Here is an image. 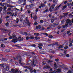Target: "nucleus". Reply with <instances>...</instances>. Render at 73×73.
I'll use <instances>...</instances> for the list:
<instances>
[{"label":"nucleus","mask_w":73,"mask_h":73,"mask_svg":"<svg viewBox=\"0 0 73 73\" xmlns=\"http://www.w3.org/2000/svg\"><path fill=\"white\" fill-rule=\"evenodd\" d=\"M66 23L65 25L62 26L63 28H65V27H68V25L71 26L72 25V23H73V19L72 20L71 23V21H70V19H67L66 21Z\"/></svg>","instance_id":"1"},{"label":"nucleus","mask_w":73,"mask_h":73,"mask_svg":"<svg viewBox=\"0 0 73 73\" xmlns=\"http://www.w3.org/2000/svg\"><path fill=\"white\" fill-rule=\"evenodd\" d=\"M71 39L70 38L69 39V42H68V41L66 42H65V44L66 45H68V44H69V46H72V43H73V40H71Z\"/></svg>","instance_id":"2"},{"label":"nucleus","mask_w":73,"mask_h":73,"mask_svg":"<svg viewBox=\"0 0 73 73\" xmlns=\"http://www.w3.org/2000/svg\"><path fill=\"white\" fill-rule=\"evenodd\" d=\"M8 73H19L18 70H16L13 68L11 69V71L8 72Z\"/></svg>","instance_id":"3"},{"label":"nucleus","mask_w":73,"mask_h":73,"mask_svg":"<svg viewBox=\"0 0 73 73\" xmlns=\"http://www.w3.org/2000/svg\"><path fill=\"white\" fill-rule=\"evenodd\" d=\"M3 71L5 72L6 70L8 71L9 70V66H7L6 65H4L3 66Z\"/></svg>","instance_id":"4"},{"label":"nucleus","mask_w":73,"mask_h":73,"mask_svg":"<svg viewBox=\"0 0 73 73\" xmlns=\"http://www.w3.org/2000/svg\"><path fill=\"white\" fill-rule=\"evenodd\" d=\"M57 72H61V70L60 69H57L56 71V70H54V71H53L52 72H49V73H57Z\"/></svg>","instance_id":"5"},{"label":"nucleus","mask_w":73,"mask_h":73,"mask_svg":"<svg viewBox=\"0 0 73 73\" xmlns=\"http://www.w3.org/2000/svg\"><path fill=\"white\" fill-rule=\"evenodd\" d=\"M58 25V24L56 23H53L52 25H50L49 26V27L50 28H53V27H56V26H57Z\"/></svg>","instance_id":"6"},{"label":"nucleus","mask_w":73,"mask_h":73,"mask_svg":"<svg viewBox=\"0 0 73 73\" xmlns=\"http://www.w3.org/2000/svg\"><path fill=\"white\" fill-rule=\"evenodd\" d=\"M20 1L21 3H23V4L22 5H26V4H27L26 0H20Z\"/></svg>","instance_id":"7"},{"label":"nucleus","mask_w":73,"mask_h":73,"mask_svg":"<svg viewBox=\"0 0 73 73\" xmlns=\"http://www.w3.org/2000/svg\"><path fill=\"white\" fill-rule=\"evenodd\" d=\"M12 36H12H10L9 37V39H12V38H16V36L14 34L12 35Z\"/></svg>","instance_id":"8"},{"label":"nucleus","mask_w":73,"mask_h":73,"mask_svg":"<svg viewBox=\"0 0 73 73\" xmlns=\"http://www.w3.org/2000/svg\"><path fill=\"white\" fill-rule=\"evenodd\" d=\"M27 18H26V21L27 22V24L28 25V26L29 27L30 26V24H31V23L29 22V21L27 19Z\"/></svg>","instance_id":"9"},{"label":"nucleus","mask_w":73,"mask_h":73,"mask_svg":"<svg viewBox=\"0 0 73 73\" xmlns=\"http://www.w3.org/2000/svg\"><path fill=\"white\" fill-rule=\"evenodd\" d=\"M19 64L21 65H23V64L21 62V57L19 56Z\"/></svg>","instance_id":"10"},{"label":"nucleus","mask_w":73,"mask_h":73,"mask_svg":"<svg viewBox=\"0 0 73 73\" xmlns=\"http://www.w3.org/2000/svg\"><path fill=\"white\" fill-rule=\"evenodd\" d=\"M12 42H13L14 43H15V42H17V39H14L12 40V41H11Z\"/></svg>","instance_id":"11"},{"label":"nucleus","mask_w":73,"mask_h":73,"mask_svg":"<svg viewBox=\"0 0 73 73\" xmlns=\"http://www.w3.org/2000/svg\"><path fill=\"white\" fill-rule=\"evenodd\" d=\"M63 3H62L61 4H60L59 6L58 7H55V9H55V11H56V10H57V9H58V8H59V7H61V6H62V5H63Z\"/></svg>","instance_id":"12"},{"label":"nucleus","mask_w":73,"mask_h":73,"mask_svg":"<svg viewBox=\"0 0 73 73\" xmlns=\"http://www.w3.org/2000/svg\"><path fill=\"white\" fill-rule=\"evenodd\" d=\"M43 68V69H46V68L48 69V68H50V67L47 64L45 66H44Z\"/></svg>","instance_id":"13"},{"label":"nucleus","mask_w":73,"mask_h":73,"mask_svg":"<svg viewBox=\"0 0 73 73\" xmlns=\"http://www.w3.org/2000/svg\"><path fill=\"white\" fill-rule=\"evenodd\" d=\"M64 54H65V55H64V56H66L67 57H69V54H66V50H64Z\"/></svg>","instance_id":"14"},{"label":"nucleus","mask_w":73,"mask_h":73,"mask_svg":"<svg viewBox=\"0 0 73 73\" xmlns=\"http://www.w3.org/2000/svg\"><path fill=\"white\" fill-rule=\"evenodd\" d=\"M7 40V38H4L3 39V40H0L1 42L3 43V41H4V40Z\"/></svg>","instance_id":"15"},{"label":"nucleus","mask_w":73,"mask_h":73,"mask_svg":"<svg viewBox=\"0 0 73 73\" xmlns=\"http://www.w3.org/2000/svg\"><path fill=\"white\" fill-rule=\"evenodd\" d=\"M44 26H45L46 27V26H48V23L47 22V21H46L44 22Z\"/></svg>","instance_id":"16"},{"label":"nucleus","mask_w":73,"mask_h":73,"mask_svg":"<svg viewBox=\"0 0 73 73\" xmlns=\"http://www.w3.org/2000/svg\"><path fill=\"white\" fill-rule=\"evenodd\" d=\"M63 47H64V46H63L62 45H60L58 47V49H60V48H62Z\"/></svg>","instance_id":"17"},{"label":"nucleus","mask_w":73,"mask_h":73,"mask_svg":"<svg viewBox=\"0 0 73 73\" xmlns=\"http://www.w3.org/2000/svg\"><path fill=\"white\" fill-rule=\"evenodd\" d=\"M41 29V26H38V27H36V29Z\"/></svg>","instance_id":"18"},{"label":"nucleus","mask_w":73,"mask_h":73,"mask_svg":"<svg viewBox=\"0 0 73 73\" xmlns=\"http://www.w3.org/2000/svg\"><path fill=\"white\" fill-rule=\"evenodd\" d=\"M33 19L34 20H36V19H37V16H36V15H35Z\"/></svg>","instance_id":"19"},{"label":"nucleus","mask_w":73,"mask_h":73,"mask_svg":"<svg viewBox=\"0 0 73 73\" xmlns=\"http://www.w3.org/2000/svg\"><path fill=\"white\" fill-rule=\"evenodd\" d=\"M57 0H53V3L54 4H56L57 3Z\"/></svg>","instance_id":"20"},{"label":"nucleus","mask_w":73,"mask_h":73,"mask_svg":"<svg viewBox=\"0 0 73 73\" xmlns=\"http://www.w3.org/2000/svg\"><path fill=\"white\" fill-rule=\"evenodd\" d=\"M17 15V12H15V13H14L13 14V15H12V16H16Z\"/></svg>","instance_id":"21"},{"label":"nucleus","mask_w":73,"mask_h":73,"mask_svg":"<svg viewBox=\"0 0 73 73\" xmlns=\"http://www.w3.org/2000/svg\"><path fill=\"white\" fill-rule=\"evenodd\" d=\"M7 7H9V8H13V7H14V6H13L11 5H8Z\"/></svg>","instance_id":"22"},{"label":"nucleus","mask_w":73,"mask_h":73,"mask_svg":"<svg viewBox=\"0 0 73 73\" xmlns=\"http://www.w3.org/2000/svg\"><path fill=\"white\" fill-rule=\"evenodd\" d=\"M62 68H63V69H64V70H68V68H66V67H62Z\"/></svg>","instance_id":"23"},{"label":"nucleus","mask_w":73,"mask_h":73,"mask_svg":"<svg viewBox=\"0 0 73 73\" xmlns=\"http://www.w3.org/2000/svg\"><path fill=\"white\" fill-rule=\"evenodd\" d=\"M54 69H57V65L56 64H54Z\"/></svg>","instance_id":"24"},{"label":"nucleus","mask_w":73,"mask_h":73,"mask_svg":"<svg viewBox=\"0 0 73 73\" xmlns=\"http://www.w3.org/2000/svg\"><path fill=\"white\" fill-rule=\"evenodd\" d=\"M35 39H36V40H39V39H40V37H38L37 36H36L35 37Z\"/></svg>","instance_id":"25"},{"label":"nucleus","mask_w":73,"mask_h":73,"mask_svg":"<svg viewBox=\"0 0 73 73\" xmlns=\"http://www.w3.org/2000/svg\"><path fill=\"white\" fill-rule=\"evenodd\" d=\"M34 35H35V36H39L40 35V34L38 33H35L34 34Z\"/></svg>","instance_id":"26"},{"label":"nucleus","mask_w":73,"mask_h":73,"mask_svg":"<svg viewBox=\"0 0 73 73\" xmlns=\"http://www.w3.org/2000/svg\"><path fill=\"white\" fill-rule=\"evenodd\" d=\"M54 6H55V5L54 4H53L52 5L51 7L52 9H53V8H54Z\"/></svg>","instance_id":"27"},{"label":"nucleus","mask_w":73,"mask_h":73,"mask_svg":"<svg viewBox=\"0 0 73 73\" xmlns=\"http://www.w3.org/2000/svg\"><path fill=\"white\" fill-rule=\"evenodd\" d=\"M66 7H67V6H66L65 5V6H64L62 8L63 10H64V9H65V8H66Z\"/></svg>","instance_id":"28"},{"label":"nucleus","mask_w":73,"mask_h":73,"mask_svg":"<svg viewBox=\"0 0 73 73\" xmlns=\"http://www.w3.org/2000/svg\"><path fill=\"white\" fill-rule=\"evenodd\" d=\"M28 63L29 64H32V61L31 60L29 61L28 62Z\"/></svg>","instance_id":"29"},{"label":"nucleus","mask_w":73,"mask_h":73,"mask_svg":"<svg viewBox=\"0 0 73 73\" xmlns=\"http://www.w3.org/2000/svg\"><path fill=\"white\" fill-rule=\"evenodd\" d=\"M73 73V72L72 71H71V70H70L67 72V73Z\"/></svg>","instance_id":"30"},{"label":"nucleus","mask_w":73,"mask_h":73,"mask_svg":"<svg viewBox=\"0 0 73 73\" xmlns=\"http://www.w3.org/2000/svg\"><path fill=\"white\" fill-rule=\"evenodd\" d=\"M1 46L2 48H4L5 47V46L3 44H2L1 45Z\"/></svg>","instance_id":"31"},{"label":"nucleus","mask_w":73,"mask_h":73,"mask_svg":"<svg viewBox=\"0 0 73 73\" xmlns=\"http://www.w3.org/2000/svg\"><path fill=\"white\" fill-rule=\"evenodd\" d=\"M19 39H20V40H19L20 41H22V40H23V38H22L19 37L18 38Z\"/></svg>","instance_id":"32"},{"label":"nucleus","mask_w":73,"mask_h":73,"mask_svg":"<svg viewBox=\"0 0 73 73\" xmlns=\"http://www.w3.org/2000/svg\"><path fill=\"white\" fill-rule=\"evenodd\" d=\"M68 13H64V16L65 17L66 16V15H68Z\"/></svg>","instance_id":"33"},{"label":"nucleus","mask_w":73,"mask_h":73,"mask_svg":"<svg viewBox=\"0 0 73 73\" xmlns=\"http://www.w3.org/2000/svg\"><path fill=\"white\" fill-rule=\"evenodd\" d=\"M7 14H10V15H11V14H12V13H11V11H9L7 12Z\"/></svg>","instance_id":"34"},{"label":"nucleus","mask_w":73,"mask_h":73,"mask_svg":"<svg viewBox=\"0 0 73 73\" xmlns=\"http://www.w3.org/2000/svg\"><path fill=\"white\" fill-rule=\"evenodd\" d=\"M68 48V46H66L64 47V49H67Z\"/></svg>","instance_id":"35"},{"label":"nucleus","mask_w":73,"mask_h":73,"mask_svg":"<svg viewBox=\"0 0 73 73\" xmlns=\"http://www.w3.org/2000/svg\"><path fill=\"white\" fill-rule=\"evenodd\" d=\"M40 5H41V7H43L45 6V5H44V4H41Z\"/></svg>","instance_id":"36"},{"label":"nucleus","mask_w":73,"mask_h":73,"mask_svg":"<svg viewBox=\"0 0 73 73\" xmlns=\"http://www.w3.org/2000/svg\"><path fill=\"white\" fill-rule=\"evenodd\" d=\"M30 38H31V39H34V38H35V37L34 36H30Z\"/></svg>","instance_id":"37"},{"label":"nucleus","mask_w":73,"mask_h":73,"mask_svg":"<svg viewBox=\"0 0 73 73\" xmlns=\"http://www.w3.org/2000/svg\"><path fill=\"white\" fill-rule=\"evenodd\" d=\"M48 9H47L46 10L44 11L43 12L44 13H45V12H48Z\"/></svg>","instance_id":"38"},{"label":"nucleus","mask_w":73,"mask_h":73,"mask_svg":"<svg viewBox=\"0 0 73 73\" xmlns=\"http://www.w3.org/2000/svg\"><path fill=\"white\" fill-rule=\"evenodd\" d=\"M11 11V9L10 8H8V9L7 10V11Z\"/></svg>","instance_id":"39"},{"label":"nucleus","mask_w":73,"mask_h":73,"mask_svg":"<svg viewBox=\"0 0 73 73\" xmlns=\"http://www.w3.org/2000/svg\"><path fill=\"white\" fill-rule=\"evenodd\" d=\"M71 4H72V3H67V5H68V6H69V5H70Z\"/></svg>","instance_id":"40"},{"label":"nucleus","mask_w":73,"mask_h":73,"mask_svg":"<svg viewBox=\"0 0 73 73\" xmlns=\"http://www.w3.org/2000/svg\"><path fill=\"white\" fill-rule=\"evenodd\" d=\"M43 35H46V36H48V34L46 33H43Z\"/></svg>","instance_id":"41"},{"label":"nucleus","mask_w":73,"mask_h":73,"mask_svg":"<svg viewBox=\"0 0 73 73\" xmlns=\"http://www.w3.org/2000/svg\"><path fill=\"white\" fill-rule=\"evenodd\" d=\"M48 37H49V38H52L53 37V36H52V35H50L48 36Z\"/></svg>","instance_id":"42"},{"label":"nucleus","mask_w":73,"mask_h":73,"mask_svg":"<svg viewBox=\"0 0 73 73\" xmlns=\"http://www.w3.org/2000/svg\"><path fill=\"white\" fill-rule=\"evenodd\" d=\"M38 45H39V46H43L42 44L41 43L39 44Z\"/></svg>","instance_id":"43"},{"label":"nucleus","mask_w":73,"mask_h":73,"mask_svg":"<svg viewBox=\"0 0 73 73\" xmlns=\"http://www.w3.org/2000/svg\"><path fill=\"white\" fill-rule=\"evenodd\" d=\"M9 25V23H8V22L6 24H5V25L6 27H8V25Z\"/></svg>","instance_id":"44"},{"label":"nucleus","mask_w":73,"mask_h":73,"mask_svg":"<svg viewBox=\"0 0 73 73\" xmlns=\"http://www.w3.org/2000/svg\"><path fill=\"white\" fill-rule=\"evenodd\" d=\"M40 23L42 24L44 23V21L42 20H40Z\"/></svg>","instance_id":"45"},{"label":"nucleus","mask_w":73,"mask_h":73,"mask_svg":"<svg viewBox=\"0 0 73 73\" xmlns=\"http://www.w3.org/2000/svg\"><path fill=\"white\" fill-rule=\"evenodd\" d=\"M14 9H15V10H16V11H20V10H19V9H18L16 8H15Z\"/></svg>","instance_id":"46"},{"label":"nucleus","mask_w":73,"mask_h":73,"mask_svg":"<svg viewBox=\"0 0 73 73\" xmlns=\"http://www.w3.org/2000/svg\"><path fill=\"white\" fill-rule=\"evenodd\" d=\"M19 57H17L16 58H14V59L15 60H16L17 59H19Z\"/></svg>","instance_id":"47"},{"label":"nucleus","mask_w":73,"mask_h":73,"mask_svg":"<svg viewBox=\"0 0 73 73\" xmlns=\"http://www.w3.org/2000/svg\"><path fill=\"white\" fill-rule=\"evenodd\" d=\"M0 11H3V7H0Z\"/></svg>","instance_id":"48"},{"label":"nucleus","mask_w":73,"mask_h":73,"mask_svg":"<svg viewBox=\"0 0 73 73\" xmlns=\"http://www.w3.org/2000/svg\"><path fill=\"white\" fill-rule=\"evenodd\" d=\"M19 20L18 18L17 19V23H19Z\"/></svg>","instance_id":"49"},{"label":"nucleus","mask_w":73,"mask_h":73,"mask_svg":"<svg viewBox=\"0 0 73 73\" xmlns=\"http://www.w3.org/2000/svg\"><path fill=\"white\" fill-rule=\"evenodd\" d=\"M26 40H28V39H29L30 38V37H27L26 38Z\"/></svg>","instance_id":"50"},{"label":"nucleus","mask_w":73,"mask_h":73,"mask_svg":"<svg viewBox=\"0 0 73 73\" xmlns=\"http://www.w3.org/2000/svg\"><path fill=\"white\" fill-rule=\"evenodd\" d=\"M70 31H68L67 32V34H69V33H70Z\"/></svg>","instance_id":"51"},{"label":"nucleus","mask_w":73,"mask_h":73,"mask_svg":"<svg viewBox=\"0 0 73 73\" xmlns=\"http://www.w3.org/2000/svg\"><path fill=\"white\" fill-rule=\"evenodd\" d=\"M7 9V7H4V10H6V9Z\"/></svg>","instance_id":"52"},{"label":"nucleus","mask_w":73,"mask_h":73,"mask_svg":"<svg viewBox=\"0 0 73 73\" xmlns=\"http://www.w3.org/2000/svg\"><path fill=\"white\" fill-rule=\"evenodd\" d=\"M32 46H33V47H35L36 46V45L35 44H33L32 45Z\"/></svg>","instance_id":"53"},{"label":"nucleus","mask_w":73,"mask_h":73,"mask_svg":"<svg viewBox=\"0 0 73 73\" xmlns=\"http://www.w3.org/2000/svg\"><path fill=\"white\" fill-rule=\"evenodd\" d=\"M0 65L2 67H3L4 66V64H0Z\"/></svg>","instance_id":"54"},{"label":"nucleus","mask_w":73,"mask_h":73,"mask_svg":"<svg viewBox=\"0 0 73 73\" xmlns=\"http://www.w3.org/2000/svg\"><path fill=\"white\" fill-rule=\"evenodd\" d=\"M58 60H59L58 59H55V61L56 62H58Z\"/></svg>","instance_id":"55"},{"label":"nucleus","mask_w":73,"mask_h":73,"mask_svg":"<svg viewBox=\"0 0 73 73\" xmlns=\"http://www.w3.org/2000/svg\"><path fill=\"white\" fill-rule=\"evenodd\" d=\"M65 22V20H63L62 21V23H64Z\"/></svg>","instance_id":"56"},{"label":"nucleus","mask_w":73,"mask_h":73,"mask_svg":"<svg viewBox=\"0 0 73 73\" xmlns=\"http://www.w3.org/2000/svg\"><path fill=\"white\" fill-rule=\"evenodd\" d=\"M60 19H62V18H63V17H64V16L61 15L60 16Z\"/></svg>","instance_id":"57"},{"label":"nucleus","mask_w":73,"mask_h":73,"mask_svg":"<svg viewBox=\"0 0 73 73\" xmlns=\"http://www.w3.org/2000/svg\"><path fill=\"white\" fill-rule=\"evenodd\" d=\"M38 47L39 49H42V47L41 46H38Z\"/></svg>","instance_id":"58"},{"label":"nucleus","mask_w":73,"mask_h":73,"mask_svg":"<svg viewBox=\"0 0 73 73\" xmlns=\"http://www.w3.org/2000/svg\"><path fill=\"white\" fill-rule=\"evenodd\" d=\"M38 9H36V12H38Z\"/></svg>","instance_id":"59"},{"label":"nucleus","mask_w":73,"mask_h":73,"mask_svg":"<svg viewBox=\"0 0 73 73\" xmlns=\"http://www.w3.org/2000/svg\"><path fill=\"white\" fill-rule=\"evenodd\" d=\"M34 25H37V22H35L34 23Z\"/></svg>","instance_id":"60"},{"label":"nucleus","mask_w":73,"mask_h":73,"mask_svg":"<svg viewBox=\"0 0 73 73\" xmlns=\"http://www.w3.org/2000/svg\"><path fill=\"white\" fill-rule=\"evenodd\" d=\"M51 23H53L54 22V20L53 19H51Z\"/></svg>","instance_id":"61"},{"label":"nucleus","mask_w":73,"mask_h":73,"mask_svg":"<svg viewBox=\"0 0 73 73\" xmlns=\"http://www.w3.org/2000/svg\"><path fill=\"white\" fill-rule=\"evenodd\" d=\"M45 29V28L44 27H42V31H44Z\"/></svg>","instance_id":"62"},{"label":"nucleus","mask_w":73,"mask_h":73,"mask_svg":"<svg viewBox=\"0 0 73 73\" xmlns=\"http://www.w3.org/2000/svg\"><path fill=\"white\" fill-rule=\"evenodd\" d=\"M53 61L52 60H49L48 61V62H53Z\"/></svg>","instance_id":"63"},{"label":"nucleus","mask_w":73,"mask_h":73,"mask_svg":"<svg viewBox=\"0 0 73 73\" xmlns=\"http://www.w3.org/2000/svg\"><path fill=\"white\" fill-rule=\"evenodd\" d=\"M33 71L34 73H36V70H34Z\"/></svg>","instance_id":"64"}]
</instances>
